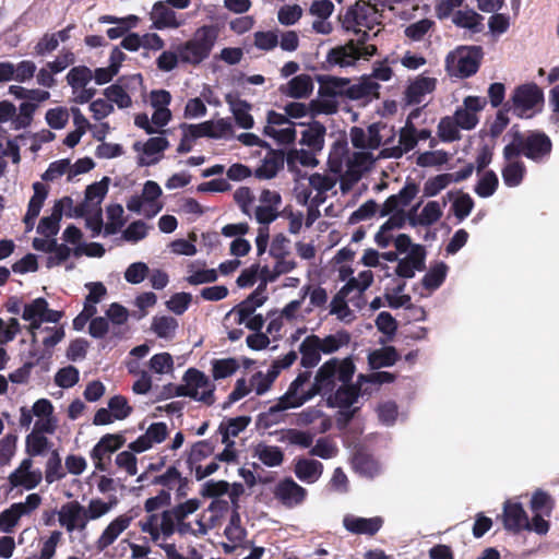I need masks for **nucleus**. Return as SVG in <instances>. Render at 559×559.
<instances>
[{
    "label": "nucleus",
    "instance_id": "nucleus-21",
    "mask_svg": "<svg viewBox=\"0 0 559 559\" xmlns=\"http://www.w3.org/2000/svg\"><path fill=\"white\" fill-rule=\"evenodd\" d=\"M126 442L121 433H107L93 447L90 456L94 467L98 472H108L110 456L118 451Z\"/></svg>",
    "mask_w": 559,
    "mask_h": 559
},
{
    "label": "nucleus",
    "instance_id": "nucleus-33",
    "mask_svg": "<svg viewBox=\"0 0 559 559\" xmlns=\"http://www.w3.org/2000/svg\"><path fill=\"white\" fill-rule=\"evenodd\" d=\"M426 250L421 245H415L412 251L401 259L396 265V274L404 278H411L416 271L425 267Z\"/></svg>",
    "mask_w": 559,
    "mask_h": 559
},
{
    "label": "nucleus",
    "instance_id": "nucleus-57",
    "mask_svg": "<svg viewBox=\"0 0 559 559\" xmlns=\"http://www.w3.org/2000/svg\"><path fill=\"white\" fill-rule=\"evenodd\" d=\"M397 358V352L392 346L374 349L368 355V361L372 369L393 366Z\"/></svg>",
    "mask_w": 559,
    "mask_h": 559
},
{
    "label": "nucleus",
    "instance_id": "nucleus-46",
    "mask_svg": "<svg viewBox=\"0 0 559 559\" xmlns=\"http://www.w3.org/2000/svg\"><path fill=\"white\" fill-rule=\"evenodd\" d=\"M313 87L314 84L311 76L300 74L288 81L286 85L281 87V91L286 96L293 98H306L312 93Z\"/></svg>",
    "mask_w": 559,
    "mask_h": 559
},
{
    "label": "nucleus",
    "instance_id": "nucleus-27",
    "mask_svg": "<svg viewBox=\"0 0 559 559\" xmlns=\"http://www.w3.org/2000/svg\"><path fill=\"white\" fill-rule=\"evenodd\" d=\"M150 20L152 21L151 27L158 31L176 29L186 24L183 15L178 14L163 1H157L153 4L150 12Z\"/></svg>",
    "mask_w": 559,
    "mask_h": 559
},
{
    "label": "nucleus",
    "instance_id": "nucleus-59",
    "mask_svg": "<svg viewBox=\"0 0 559 559\" xmlns=\"http://www.w3.org/2000/svg\"><path fill=\"white\" fill-rule=\"evenodd\" d=\"M51 447L49 439L41 433L31 431L25 438V451L31 456H43Z\"/></svg>",
    "mask_w": 559,
    "mask_h": 559
},
{
    "label": "nucleus",
    "instance_id": "nucleus-4",
    "mask_svg": "<svg viewBox=\"0 0 559 559\" xmlns=\"http://www.w3.org/2000/svg\"><path fill=\"white\" fill-rule=\"evenodd\" d=\"M373 27L368 29H355V39H350L347 44L332 48L326 55L329 66H337L341 68L352 67L359 59H369L376 51V45L370 44L372 37H376L379 29L372 32Z\"/></svg>",
    "mask_w": 559,
    "mask_h": 559
},
{
    "label": "nucleus",
    "instance_id": "nucleus-29",
    "mask_svg": "<svg viewBox=\"0 0 559 559\" xmlns=\"http://www.w3.org/2000/svg\"><path fill=\"white\" fill-rule=\"evenodd\" d=\"M259 205L255 209V221L259 224L267 226L280 217V207L282 205V197L275 190L264 189L259 197Z\"/></svg>",
    "mask_w": 559,
    "mask_h": 559
},
{
    "label": "nucleus",
    "instance_id": "nucleus-2",
    "mask_svg": "<svg viewBox=\"0 0 559 559\" xmlns=\"http://www.w3.org/2000/svg\"><path fill=\"white\" fill-rule=\"evenodd\" d=\"M372 283V271L359 272L357 277L346 282L333 297L330 302V314L344 323L353 322L356 319V312L366 305L365 292Z\"/></svg>",
    "mask_w": 559,
    "mask_h": 559
},
{
    "label": "nucleus",
    "instance_id": "nucleus-1",
    "mask_svg": "<svg viewBox=\"0 0 559 559\" xmlns=\"http://www.w3.org/2000/svg\"><path fill=\"white\" fill-rule=\"evenodd\" d=\"M380 129L378 123L367 129L353 127L349 135L356 151L349 152L345 142H335L328 159L330 170L348 182L358 181L376 160L373 151L382 143Z\"/></svg>",
    "mask_w": 559,
    "mask_h": 559
},
{
    "label": "nucleus",
    "instance_id": "nucleus-63",
    "mask_svg": "<svg viewBox=\"0 0 559 559\" xmlns=\"http://www.w3.org/2000/svg\"><path fill=\"white\" fill-rule=\"evenodd\" d=\"M212 376L215 380H221L233 376L239 368L240 364L236 358L213 359Z\"/></svg>",
    "mask_w": 559,
    "mask_h": 559
},
{
    "label": "nucleus",
    "instance_id": "nucleus-37",
    "mask_svg": "<svg viewBox=\"0 0 559 559\" xmlns=\"http://www.w3.org/2000/svg\"><path fill=\"white\" fill-rule=\"evenodd\" d=\"M418 109L413 110L408 115L405 126L400 131L399 146L392 148L391 156L401 157L417 145V129L413 124V119L418 117Z\"/></svg>",
    "mask_w": 559,
    "mask_h": 559
},
{
    "label": "nucleus",
    "instance_id": "nucleus-19",
    "mask_svg": "<svg viewBox=\"0 0 559 559\" xmlns=\"http://www.w3.org/2000/svg\"><path fill=\"white\" fill-rule=\"evenodd\" d=\"M287 239L284 236H277L271 247V254L275 257V263L272 266L264 265L260 270V284H264L266 289L267 283L275 282L281 275L292 272L296 267L295 260L280 252L277 243H285Z\"/></svg>",
    "mask_w": 559,
    "mask_h": 559
},
{
    "label": "nucleus",
    "instance_id": "nucleus-35",
    "mask_svg": "<svg viewBox=\"0 0 559 559\" xmlns=\"http://www.w3.org/2000/svg\"><path fill=\"white\" fill-rule=\"evenodd\" d=\"M168 435V428L165 423L152 424L144 435L129 444L131 451L141 453L151 449L154 444L163 442Z\"/></svg>",
    "mask_w": 559,
    "mask_h": 559
},
{
    "label": "nucleus",
    "instance_id": "nucleus-15",
    "mask_svg": "<svg viewBox=\"0 0 559 559\" xmlns=\"http://www.w3.org/2000/svg\"><path fill=\"white\" fill-rule=\"evenodd\" d=\"M62 317V313L57 310L48 308V302L44 298H36L23 306L22 318L29 323L28 330L36 340V331L40 329L43 322L57 323Z\"/></svg>",
    "mask_w": 559,
    "mask_h": 559
},
{
    "label": "nucleus",
    "instance_id": "nucleus-48",
    "mask_svg": "<svg viewBox=\"0 0 559 559\" xmlns=\"http://www.w3.org/2000/svg\"><path fill=\"white\" fill-rule=\"evenodd\" d=\"M379 88L380 84L367 75L348 88V95L353 99L369 100L379 96Z\"/></svg>",
    "mask_w": 559,
    "mask_h": 559
},
{
    "label": "nucleus",
    "instance_id": "nucleus-3",
    "mask_svg": "<svg viewBox=\"0 0 559 559\" xmlns=\"http://www.w3.org/2000/svg\"><path fill=\"white\" fill-rule=\"evenodd\" d=\"M310 379L311 372L304 371L290 382L287 391L264 414L267 424L281 423L284 419V412L300 407L317 395Z\"/></svg>",
    "mask_w": 559,
    "mask_h": 559
},
{
    "label": "nucleus",
    "instance_id": "nucleus-13",
    "mask_svg": "<svg viewBox=\"0 0 559 559\" xmlns=\"http://www.w3.org/2000/svg\"><path fill=\"white\" fill-rule=\"evenodd\" d=\"M511 102V110L514 115L520 118H531L540 110L544 94L536 84H523L514 90Z\"/></svg>",
    "mask_w": 559,
    "mask_h": 559
},
{
    "label": "nucleus",
    "instance_id": "nucleus-5",
    "mask_svg": "<svg viewBox=\"0 0 559 559\" xmlns=\"http://www.w3.org/2000/svg\"><path fill=\"white\" fill-rule=\"evenodd\" d=\"M551 147L549 136L543 132L515 133L511 143L504 147L503 155L506 159L510 160L522 154L526 158L539 163L550 155Z\"/></svg>",
    "mask_w": 559,
    "mask_h": 559
},
{
    "label": "nucleus",
    "instance_id": "nucleus-24",
    "mask_svg": "<svg viewBox=\"0 0 559 559\" xmlns=\"http://www.w3.org/2000/svg\"><path fill=\"white\" fill-rule=\"evenodd\" d=\"M58 522L68 533L84 532L88 524L85 506L76 500L62 504L58 511Z\"/></svg>",
    "mask_w": 559,
    "mask_h": 559
},
{
    "label": "nucleus",
    "instance_id": "nucleus-55",
    "mask_svg": "<svg viewBox=\"0 0 559 559\" xmlns=\"http://www.w3.org/2000/svg\"><path fill=\"white\" fill-rule=\"evenodd\" d=\"M254 456L269 467L280 466L284 460V453L281 448L265 443H259L255 445Z\"/></svg>",
    "mask_w": 559,
    "mask_h": 559
},
{
    "label": "nucleus",
    "instance_id": "nucleus-56",
    "mask_svg": "<svg viewBox=\"0 0 559 559\" xmlns=\"http://www.w3.org/2000/svg\"><path fill=\"white\" fill-rule=\"evenodd\" d=\"M284 165L283 156L274 153L267 154L262 163L255 168L254 175L259 179H272Z\"/></svg>",
    "mask_w": 559,
    "mask_h": 559
},
{
    "label": "nucleus",
    "instance_id": "nucleus-10",
    "mask_svg": "<svg viewBox=\"0 0 559 559\" xmlns=\"http://www.w3.org/2000/svg\"><path fill=\"white\" fill-rule=\"evenodd\" d=\"M183 383L177 388V394L212 405L215 402V384L202 371L189 368L183 374Z\"/></svg>",
    "mask_w": 559,
    "mask_h": 559
},
{
    "label": "nucleus",
    "instance_id": "nucleus-12",
    "mask_svg": "<svg viewBox=\"0 0 559 559\" xmlns=\"http://www.w3.org/2000/svg\"><path fill=\"white\" fill-rule=\"evenodd\" d=\"M481 57L480 47H461L447 57V71L451 76L468 78L477 72Z\"/></svg>",
    "mask_w": 559,
    "mask_h": 559
},
{
    "label": "nucleus",
    "instance_id": "nucleus-31",
    "mask_svg": "<svg viewBox=\"0 0 559 559\" xmlns=\"http://www.w3.org/2000/svg\"><path fill=\"white\" fill-rule=\"evenodd\" d=\"M359 396V389L348 383L340 384L335 392H332L328 397V405L341 408V414L350 419L356 412V408L350 407L357 402Z\"/></svg>",
    "mask_w": 559,
    "mask_h": 559
},
{
    "label": "nucleus",
    "instance_id": "nucleus-7",
    "mask_svg": "<svg viewBox=\"0 0 559 559\" xmlns=\"http://www.w3.org/2000/svg\"><path fill=\"white\" fill-rule=\"evenodd\" d=\"M216 39L217 31L214 26L199 27L191 39L177 47L180 60L189 64L201 63L209 58Z\"/></svg>",
    "mask_w": 559,
    "mask_h": 559
},
{
    "label": "nucleus",
    "instance_id": "nucleus-26",
    "mask_svg": "<svg viewBox=\"0 0 559 559\" xmlns=\"http://www.w3.org/2000/svg\"><path fill=\"white\" fill-rule=\"evenodd\" d=\"M132 412L128 400L122 395H115L108 401L107 407L99 408L93 418L95 426H104L112 424L116 420H123Z\"/></svg>",
    "mask_w": 559,
    "mask_h": 559
},
{
    "label": "nucleus",
    "instance_id": "nucleus-11",
    "mask_svg": "<svg viewBox=\"0 0 559 559\" xmlns=\"http://www.w3.org/2000/svg\"><path fill=\"white\" fill-rule=\"evenodd\" d=\"M418 189L414 183L405 185L399 193L391 195L380 207V215L385 216L392 214L382 225L388 231L393 233L395 229L403 227L405 216L402 210L407 206L416 197Z\"/></svg>",
    "mask_w": 559,
    "mask_h": 559
},
{
    "label": "nucleus",
    "instance_id": "nucleus-61",
    "mask_svg": "<svg viewBox=\"0 0 559 559\" xmlns=\"http://www.w3.org/2000/svg\"><path fill=\"white\" fill-rule=\"evenodd\" d=\"M350 342V335L346 331H337L334 334H330L325 337H320V347L322 354L330 355L341 348L347 346Z\"/></svg>",
    "mask_w": 559,
    "mask_h": 559
},
{
    "label": "nucleus",
    "instance_id": "nucleus-16",
    "mask_svg": "<svg viewBox=\"0 0 559 559\" xmlns=\"http://www.w3.org/2000/svg\"><path fill=\"white\" fill-rule=\"evenodd\" d=\"M182 133L192 141L199 138L230 139L234 136V126L228 119L209 120L198 124L182 123Z\"/></svg>",
    "mask_w": 559,
    "mask_h": 559
},
{
    "label": "nucleus",
    "instance_id": "nucleus-58",
    "mask_svg": "<svg viewBox=\"0 0 559 559\" xmlns=\"http://www.w3.org/2000/svg\"><path fill=\"white\" fill-rule=\"evenodd\" d=\"M117 506V499L112 498L109 501H104L100 498H93L88 501L85 507V514L87 522L96 521L106 514H108L111 510H114Z\"/></svg>",
    "mask_w": 559,
    "mask_h": 559
},
{
    "label": "nucleus",
    "instance_id": "nucleus-53",
    "mask_svg": "<svg viewBox=\"0 0 559 559\" xmlns=\"http://www.w3.org/2000/svg\"><path fill=\"white\" fill-rule=\"evenodd\" d=\"M168 146V141L163 136L151 138L143 145V154L140 157L141 165H152L158 162L159 154Z\"/></svg>",
    "mask_w": 559,
    "mask_h": 559
},
{
    "label": "nucleus",
    "instance_id": "nucleus-17",
    "mask_svg": "<svg viewBox=\"0 0 559 559\" xmlns=\"http://www.w3.org/2000/svg\"><path fill=\"white\" fill-rule=\"evenodd\" d=\"M150 349L147 344L135 346L130 350V358L126 361L128 372L138 377L132 385V391L135 394H146L152 389V376L140 362V359L144 358L150 353Z\"/></svg>",
    "mask_w": 559,
    "mask_h": 559
},
{
    "label": "nucleus",
    "instance_id": "nucleus-42",
    "mask_svg": "<svg viewBox=\"0 0 559 559\" xmlns=\"http://www.w3.org/2000/svg\"><path fill=\"white\" fill-rule=\"evenodd\" d=\"M309 288L302 287L299 292L298 299L289 301L280 312V314L288 323H297L304 321L308 314L312 312L311 307H304L305 299L308 296Z\"/></svg>",
    "mask_w": 559,
    "mask_h": 559
},
{
    "label": "nucleus",
    "instance_id": "nucleus-6",
    "mask_svg": "<svg viewBox=\"0 0 559 559\" xmlns=\"http://www.w3.org/2000/svg\"><path fill=\"white\" fill-rule=\"evenodd\" d=\"M355 372L350 358H332L325 361L317 371L312 385L317 395L329 396L338 385L349 383Z\"/></svg>",
    "mask_w": 559,
    "mask_h": 559
},
{
    "label": "nucleus",
    "instance_id": "nucleus-20",
    "mask_svg": "<svg viewBox=\"0 0 559 559\" xmlns=\"http://www.w3.org/2000/svg\"><path fill=\"white\" fill-rule=\"evenodd\" d=\"M267 299L264 284H259L255 290L242 302L228 311L224 318V324L227 328L231 324L241 325L250 316L255 314L257 308L261 307Z\"/></svg>",
    "mask_w": 559,
    "mask_h": 559
},
{
    "label": "nucleus",
    "instance_id": "nucleus-23",
    "mask_svg": "<svg viewBox=\"0 0 559 559\" xmlns=\"http://www.w3.org/2000/svg\"><path fill=\"white\" fill-rule=\"evenodd\" d=\"M41 503V497L38 493H31L24 502L13 503L9 509L0 513V531L11 533L24 515L31 514Z\"/></svg>",
    "mask_w": 559,
    "mask_h": 559
},
{
    "label": "nucleus",
    "instance_id": "nucleus-39",
    "mask_svg": "<svg viewBox=\"0 0 559 559\" xmlns=\"http://www.w3.org/2000/svg\"><path fill=\"white\" fill-rule=\"evenodd\" d=\"M445 206V201L442 203L438 201H429L420 211L419 214H416V207H413L408 214V219L412 226H430L437 223L443 213V207Z\"/></svg>",
    "mask_w": 559,
    "mask_h": 559
},
{
    "label": "nucleus",
    "instance_id": "nucleus-50",
    "mask_svg": "<svg viewBox=\"0 0 559 559\" xmlns=\"http://www.w3.org/2000/svg\"><path fill=\"white\" fill-rule=\"evenodd\" d=\"M108 183L109 179L104 177L100 181L87 186L82 202L85 209H102L100 204L108 192Z\"/></svg>",
    "mask_w": 559,
    "mask_h": 559
},
{
    "label": "nucleus",
    "instance_id": "nucleus-34",
    "mask_svg": "<svg viewBox=\"0 0 559 559\" xmlns=\"http://www.w3.org/2000/svg\"><path fill=\"white\" fill-rule=\"evenodd\" d=\"M426 250L421 245H415L412 251L401 259L396 265V274L404 278H411L416 271L425 267Z\"/></svg>",
    "mask_w": 559,
    "mask_h": 559
},
{
    "label": "nucleus",
    "instance_id": "nucleus-18",
    "mask_svg": "<svg viewBox=\"0 0 559 559\" xmlns=\"http://www.w3.org/2000/svg\"><path fill=\"white\" fill-rule=\"evenodd\" d=\"M139 527L142 533L150 536L151 542L154 544L167 540L177 528L173 522L169 512L163 511L162 513H152L139 522Z\"/></svg>",
    "mask_w": 559,
    "mask_h": 559
},
{
    "label": "nucleus",
    "instance_id": "nucleus-9",
    "mask_svg": "<svg viewBox=\"0 0 559 559\" xmlns=\"http://www.w3.org/2000/svg\"><path fill=\"white\" fill-rule=\"evenodd\" d=\"M503 525L508 531L514 533L521 531L535 532L545 535L549 531V522L539 515H534L532 521L519 502L506 501L503 506Z\"/></svg>",
    "mask_w": 559,
    "mask_h": 559
},
{
    "label": "nucleus",
    "instance_id": "nucleus-30",
    "mask_svg": "<svg viewBox=\"0 0 559 559\" xmlns=\"http://www.w3.org/2000/svg\"><path fill=\"white\" fill-rule=\"evenodd\" d=\"M132 520V516L127 513L112 519L95 540L96 550L103 552L109 548L119 538V536L130 527Z\"/></svg>",
    "mask_w": 559,
    "mask_h": 559
},
{
    "label": "nucleus",
    "instance_id": "nucleus-36",
    "mask_svg": "<svg viewBox=\"0 0 559 559\" xmlns=\"http://www.w3.org/2000/svg\"><path fill=\"white\" fill-rule=\"evenodd\" d=\"M436 88V79L429 76H417L409 83L405 91L404 99L407 105H420L426 102L427 96Z\"/></svg>",
    "mask_w": 559,
    "mask_h": 559
},
{
    "label": "nucleus",
    "instance_id": "nucleus-32",
    "mask_svg": "<svg viewBox=\"0 0 559 559\" xmlns=\"http://www.w3.org/2000/svg\"><path fill=\"white\" fill-rule=\"evenodd\" d=\"M31 457L24 459L19 467L9 476V481L13 487H24L25 489L35 488L43 479L40 469H33Z\"/></svg>",
    "mask_w": 559,
    "mask_h": 559
},
{
    "label": "nucleus",
    "instance_id": "nucleus-14",
    "mask_svg": "<svg viewBox=\"0 0 559 559\" xmlns=\"http://www.w3.org/2000/svg\"><path fill=\"white\" fill-rule=\"evenodd\" d=\"M162 189L157 182L148 180L144 183L141 195H133L127 202V209L142 214L147 218L156 216L164 207L160 200Z\"/></svg>",
    "mask_w": 559,
    "mask_h": 559
},
{
    "label": "nucleus",
    "instance_id": "nucleus-45",
    "mask_svg": "<svg viewBox=\"0 0 559 559\" xmlns=\"http://www.w3.org/2000/svg\"><path fill=\"white\" fill-rule=\"evenodd\" d=\"M320 344V336L316 334H311L305 337L299 346V352L301 354V366L306 368H312L319 364L322 354Z\"/></svg>",
    "mask_w": 559,
    "mask_h": 559
},
{
    "label": "nucleus",
    "instance_id": "nucleus-64",
    "mask_svg": "<svg viewBox=\"0 0 559 559\" xmlns=\"http://www.w3.org/2000/svg\"><path fill=\"white\" fill-rule=\"evenodd\" d=\"M353 465L356 472L367 477H374L381 469L379 463L365 453H357L353 459Z\"/></svg>",
    "mask_w": 559,
    "mask_h": 559
},
{
    "label": "nucleus",
    "instance_id": "nucleus-28",
    "mask_svg": "<svg viewBox=\"0 0 559 559\" xmlns=\"http://www.w3.org/2000/svg\"><path fill=\"white\" fill-rule=\"evenodd\" d=\"M486 106V99L479 96H467L462 106L457 107L452 116L462 130L474 129L479 121L478 114Z\"/></svg>",
    "mask_w": 559,
    "mask_h": 559
},
{
    "label": "nucleus",
    "instance_id": "nucleus-40",
    "mask_svg": "<svg viewBox=\"0 0 559 559\" xmlns=\"http://www.w3.org/2000/svg\"><path fill=\"white\" fill-rule=\"evenodd\" d=\"M344 527L354 534L374 535L383 525L381 516L359 518L352 514L343 519Z\"/></svg>",
    "mask_w": 559,
    "mask_h": 559
},
{
    "label": "nucleus",
    "instance_id": "nucleus-62",
    "mask_svg": "<svg viewBox=\"0 0 559 559\" xmlns=\"http://www.w3.org/2000/svg\"><path fill=\"white\" fill-rule=\"evenodd\" d=\"M448 266L443 262H437L431 265L429 271L423 277V285L428 290H436L445 280Z\"/></svg>",
    "mask_w": 559,
    "mask_h": 559
},
{
    "label": "nucleus",
    "instance_id": "nucleus-54",
    "mask_svg": "<svg viewBox=\"0 0 559 559\" xmlns=\"http://www.w3.org/2000/svg\"><path fill=\"white\" fill-rule=\"evenodd\" d=\"M178 329V321L170 316H155L152 319L151 330L153 333L165 340H171L176 335Z\"/></svg>",
    "mask_w": 559,
    "mask_h": 559
},
{
    "label": "nucleus",
    "instance_id": "nucleus-8",
    "mask_svg": "<svg viewBox=\"0 0 559 559\" xmlns=\"http://www.w3.org/2000/svg\"><path fill=\"white\" fill-rule=\"evenodd\" d=\"M53 411V405L48 399H39L32 407L22 406L20 408L19 424L22 428L29 429L35 417L33 432L53 435L58 427V419Z\"/></svg>",
    "mask_w": 559,
    "mask_h": 559
},
{
    "label": "nucleus",
    "instance_id": "nucleus-51",
    "mask_svg": "<svg viewBox=\"0 0 559 559\" xmlns=\"http://www.w3.org/2000/svg\"><path fill=\"white\" fill-rule=\"evenodd\" d=\"M227 103L237 124L242 129H251L254 124L253 117L250 114L251 105L246 100L231 97L227 98Z\"/></svg>",
    "mask_w": 559,
    "mask_h": 559
},
{
    "label": "nucleus",
    "instance_id": "nucleus-22",
    "mask_svg": "<svg viewBox=\"0 0 559 559\" xmlns=\"http://www.w3.org/2000/svg\"><path fill=\"white\" fill-rule=\"evenodd\" d=\"M264 134L275 140L277 144L286 145L296 140L295 123L283 114L269 111Z\"/></svg>",
    "mask_w": 559,
    "mask_h": 559
},
{
    "label": "nucleus",
    "instance_id": "nucleus-47",
    "mask_svg": "<svg viewBox=\"0 0 559 559\" xmlns=\"http://www.w3.org/2000/svg\"><path fill=\"white\" fill-rule=\"evenodd\" d=\"M325 127L314 121L310 123L301 133L300 144L319 153L324 146Z\"/></svg>",
    "mask_w": 559,
    "mask_h": 559
},
{
    "label": "nucleus",
    "instance_id": "nucleus-49",
    "mask_svg": "<svg viewBox=\"0 0 559 559\" xmlns=\"http://www.w3.org/2000/svg\"><path fill=\"white\" fill-rule=\"evenodd\" d=\"M188 275L186 277V281L190 285H201L206 283H213L217 280L218 274L215 269H206L204 264H201L200 262H191L188 265Z\"/></svg>",
    "mask_w": 559,
    "mask_h": 559
},
{
    "label": "nucleus",
    "instance_id": "nucleus-25",
    "mask_svg": "<svg viewBox=\"0 0 559 559\" xmlns=\"http://www.w3.org/2000/svg\"><path fill=\"white\" fill-rule=\"evenodd\" d=\"M273 495L284 507L292 509L306 501L308 491L292 477H286L275 485Z\"/></svg>",
    "mask_w": 559,
    "mask_h": 559
},
{
    "label": "nucleus",
    "instance_id": "nucleus-41",
    "mask_svg": "<svg viewBox=\"0 0 559 559\" xmlns=\"http://www.w3.org/2000/svg\"><path fill=\"white\" fill-rule=\"evenodd\" d=\"M317 152L310 148H293L286 154V163L289 171L299 175L300 167H316L318 165Z\"/></svg>",
    "mask_w": 559,
    "mask_h": 559
},
{
    "label": "nucleus",
    "instance_id": "nucleus-38",
    "mask_svg": "<svg viewBox=\"0 0 559 559\" xmlns=\"http://www.w3.org/2000/svg\"><path fill=\"white\" fill-rule=\"evenodd\" d=\"M294 474L300 481L312 485L322 476L323 464L313 459L299 457L295 460Z\"/></svg>",
    "mask_w": 559,
    "mask_h": 559
},
{
    "label": "nucleus",
    "instance_id": "nucleus-60",
    "mask_svg": "<svg viewBox=\"0 0 559 559\" xmlns=\"http://www.w3.org/2000/svg\"><path fill=\"white\" fill-rule=\"evenodd\" d=\"M146 369L150 374L164 376L171 373L174 371V358L169 353L163 352L153 355L148 362Z\"/></svg>",
    "mask_w": 559,
    "mask_h": 559
},
{
    "label": "nucleus",
    "instance_id": "nucleus-44",
    "mask_svg": "<svg viewBox=\"0 0 559 559\" xmlns=\"http://www.w3.org/2000/svg\"><path fill=\"white\" fill-rule=\"evenodd\" d=\"M34 194L29 200L27 212L24 217L26 230H32L37 216L40 213L44 201L47 198L48 190L41 182H35L33 185Z\"/></svg>",
    "mask_w": 559,
    "mask_h": 559
},
{
    "label": "nucleus",
    "instance_id": "nucleus-52",
    "mask_svg": "<svg viewBox=\"0 0 559 559\" xmlns=\"http://www.w3.org/2000/svg\"><path fill=\"white\" fill-rule=\"evenodd\" d=\"M249 423L250 418L246 416L223 420L218 427V433L221 435L222 442L234 441L233 438L237 437L241 431H243Z\"/></svg>",
    "mask_w": 559,
    "mask_h": 559
},
{
    "label": "nucleus",
    "instance_id": "nucleus-43",
    "mask_svg": "<svg viewBox=\"0 0 559 559\" xmlns=\"http://www.w3.org/2000/svg\"><path fill=\"white\" fill-rule=\"evenodd\" d=\"M201 502L199 499H189L182 503L177 504L176 507L167 510L173 519V522L177 528V532H187L189 531V526L186 524V521L189 520V516L198 511Z\"/></svg>",
    "mask_w": 559,
    "mask_h": 559
}]
</instances>
